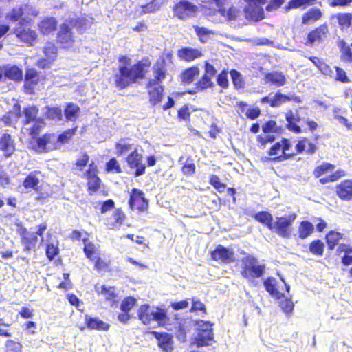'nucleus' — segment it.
<instances>
[{
    "instance_id": "1",
    "label": "nucleus",
    "mask_w": 352,
    "mask_h": 352,
    "mask_svg": "<svg viewBox=\"0 0 352 352\" xmlns=\"http://www.w3.org/2000/svg\"><path fill=\"white\" fill-rule=\"evenodd\" d=\"M118 70L114 74V82L120 89H123L130 85L143 79L149 64L146 61H138L132 65L131 59L126 56L118 58Z\"/></svg>"
},
{
    "instance_id": "2",
    "label": "nucleus",
    "mask_w": 352,
    "mask_h": 352,
    "mask_svg": "<svg viewBox=\"0 0 352 352\" xmlns=\"http://www.w3.org/2000/svg\"><path fill=\"white\" fill-rule=\"evenodd\" d=\"M154 78L149 80L147 88L150 102L155 105L162 101L164 89L161 82L165 78L166 72L162 64H157L153 67Z\"/></svg>"
},
{
    "instance_id": "3",
    "label": "nucleus",
    "mask_w": 352,
    "mask_h": 352,
    "mask_svg": "<svg viewBox=\"0 0 352 352\" xmlns=\"http://www.w3.org/2000/svg\"><path fill=\"white\" fill-rule=\"evenodd\" d=\"M138 316L144 324H149L151 321L157 322L160 326L165 325L168 320L166 311L161 308H154L148 305H142L138 309Z\"/></svg>"
},
{
    "instance_id": "4",
    "label": "nucleus",
    "mask_w": 352,
    "mask_h": 352,
    "mask_svg": "<svg viewBox=\"0 0 352 352\" xmlns=\"http://www.w3.org/2000/svg\"><path fill=\"white\" fill-rule=\"evenodd\" d=\"M232 0H206L204 1L206 7L214 9L226 21H236L241 15V10L235 7L230 6Z\"/></svg>"
},
{
    "instance_id": "5",
    "label": "nucleus",
    "mask_w": 352,
    "mask_h": 352,
    "mask_svg": "<svg viewBox=\"0 0 352 352\" xmlns=\"http://www.w3.org/2000/svg\"><path fill=\"white\" fill-rule=\"evenodd\" d=\"M242 263L243 265V270L241 272L242 276L249 280L260 278L265 273V265L263 264L259 265L258 260L251 255L243 258Z\"/></svg>"
},
{
    "instance_id": "6",
    "label": "nucleus",
    "mask_w": 352,
    "mask_h": 352,
    "mask_svg": "<svg viewBox=\"0 0 352 352\" xmlns=\"http://www.w3.org/2000/svg\"><path fill=\"white\" fill-rule=\"evenodd\" d=\"M212 324L210 322L199 320L197 322V334L195 343L198 347L210 345L214 340L212 329Z\"/></svg>"
},
{
    "instance_id": "7",
    "label": "nucleus",
    "mask_w": 352,
    "mask_h": 352,
    "mask_svg": "<svg viewBox=\"0 0 352 352\" xmlns=\"http://www.w3.org/2000/svg\"><path fill=\"white\" fill-rule=\"evenodd\" d=\"M296 219L295 214H292L286 217H276V221L273 223L272 230L279 236L283 238H289L291 234L289 230L290 226Z\"/></svg>"
},
{
    "instance_id": "8",
    "label": "nucleus",
    "mask_w": 352,
    "mask_h": 352,
    "mask_svg": "<svg viewBox=\"0 0 352 352\" xmlns=\"http://www.w3.org/2000/svg\"><path fill=\"white\" fill-rule=\"evenodd\" d=\"M307 115V109L305 107H300L294 113L289 110L285 113V119L287 122V127L289 131L296 133L301 132L300 127L296 123L305 120V116Z\"/></svg>"
},
{
    "instance_id": "9",
    "label": "nucleus",
    "mask_w": 352,
    "mask_h": 352,
    "mask_svg": "<svg viewBox=\"0 0 352 352\" xmlns=\"http://www.w3.org/2000/svg\"><path fill=\"white\" fill-rule=\"evenodd\" d=\"M197 11L198 7L187 0H181L173 8L174 14L182 20L195 16Z\"/></svg>"
},
{
    "instance_id": "10",
    "label": "nucleus",
    "mask_w": 352,
    "mask_h": 352,
    "mask_svg": "<svg viewBox=\"0 0 352 352\" xmlns=\"http://www.w3.org/2000/svg\"><path fill=\"white\" fill-rule=\"evenodd\" d=\"M60 148L58 139L55 134H46L36 140L35 149L39 153L48 152Z\"/></svg>"
},
{
    "instance_id": "11",
    "label": "nucleus",
    "mask_w": 352,
    "mask_h": 352,
    "mask_svg": "<svg viewBox=\"0 0 352 352\" xmlns=\"http://www.w3.org/2000/svg\"><path fill=\"white\" fill-rule=\"evenodd\" d=\"M129 204L131 209L140 211H144L148 207V202L144 197L143 192L136 188L132 190Z\"/></svg>"
},
{
    "instance_id": "12",
    "label": "nucleus",
    "mask_w": 352,
    "mask_h": 352,
    "mask_svg": "<svg viewBox=\"0 0 352 352\" xmlns=\"http://www.w3.org/2000/svg\"><path fill=\"white\" fill-rule=\"evenodd\" d=\"M212 258L217 261L223 263H230L234 261V254L232 250L219 245L211 253Z\"/></svg>"
},
{
    "instance_id": "13",
    "label": "nucleus",
    "mask_w": 352,
    "mask_h": 352,
    "mask_svg": "<svg viewBox=\"0 0 352 352\" xmlns=\"http://www.w3.org/2000/svg\"><path fill=\"white\" fill-rule=\"evenodd\" d=\"M57 38L63 47H72L75 42V37L72 32V29L67 24L60 25Z\"/></svg>"
},
{
    "instance_id": "14",
    "label": "nucleus",
    "mask_w": 352,
    "mask_h": 352,
    "mask_svg": "<svg viewBox=\"0 0 352 352\" xmlns=\"http://www.w3.org/2000/svg\"><path fill=\"white\" fill-rule=\"evenodd\" d=\"M126 162L131 168H136L135 175L136 177L143 175L145 172V165L142 164V156L133 151L126 158Z\"/></svg>"
},
{
    "instance_id": "15",
    "label": "nucleus",
    "mask_w": 352,
    "mask_h": 352,
    "mask_svg": "<svg viewBox=\"0 0 352 352\" xmlns=\"http://www.w3.org/2000/svg\"><path fill=\"white\" fill-rule=\"evenodd\" d=\"M245 7L244 13L245 18L254 21H258L263 19V9L258 5L248 3Z\"/></svg>"
},
{
    "instance_id": "16",
    "label": "nucleus",
    "mask_w": 352,
    "mask_h": 352,
    "mask_svg": "<svg viewBox=\"0 0 352 352\" xmlns=\"http://www.w3.org/2000/svg\"><path fill=\"white\" fill-rule=\"evenodd\" d=\"M336 195L343 201L352 200V180H344L336 187Z\"/></svg>"
},
{
    "instance_id": "17",
    "label": "nucleus",
    "mask_w": 352,
    "mask_h": 352,
    "mask_svg": "<svg viewBox=\"0 0 352 352\" xmlns=\"http://www.w3.org/2000/svg\"><path fill=\"white\" fill-rule=\"evenodd\" d=\"M152 334L158 342V346L164 352H172L173 351V338L171 335L167 333H159L153 331Z\"/></svg>"
},
{
    "instance_id": "18",
    "label": "nucleus",
    "mask_w": 352,
    "mask_h": 352,
    "mask_svg": "<svg viewBox=\"0 0 352 352\" xmlns=\"http://www.w3.org/2000/svg\"><path fill=\"white\" fill-rule=\"evenodd\" d=\"M19 25L20 26L15 29L16 36L25 43H32L36 38V32L27 27H22L21 21L19 23Z\"/></svg>"
},
{
    "instance_id": "19",
    "label": "nucleus",
    "mask_w": 352,
    "mask_h": 352,
    "mask_svg": "<svg viewBox=\"0 0 352 352\" xmlns=\"http://www.w3.org/2000/svg\"><path fill=\"white\" fill-rule=\"evenodd\" d=\"M328 32V28L326 25H322L316 29L312 30L307 36V45H313L320 42Z\"/></svg>"
},
{
    "instance_id": "20",
    "label": "nucleus",
    "mask_w": 352,
    "mask_h": 352,
    "mask_svg": "<svg viewBox=\"0 0 352 352\" xmlns=\"http://www.w3.org/2000/svg\"><path fill=\"white\" fill-rule=\"evenodd\" d=\"M97 167L94 163L89 164V169L87 171V179L88 180L89 189L92 191H96L100 185V179L96 175Z\"/></svg>"
},
{
    "instance_id": "21",
    "label": "nucleus",
    "mask_w": 352,
    "mask_h": 352,
    "mask_svg": "<svg viewBox=\"0 0 352 352\" xmlns=\"http://www.w3.org/2000/svg\"><path fill=\"white\" fill-rule=\"evenodd\" d=\"M177 56L183 60L190 62L202 56L201 52L195 48L184 47L177 52Z\"/></svg>"
},
{
    "instance_id": "22",
    "label": "nucleus",
    "mask_w": 352,
    "mask_h": 352,
    "mask_svg": "<svg viewBox=\"0 0 352 352\" xmlns=\"http://www.w3.org/2000/svg\"><path fill=\"white\" fill-rule=\"evenodd\" d=\"M0 149L4 152L6 157L10 156L15 150L14 140L11 135L4 133L0 139Z\"/></svg>"
},
{
    "instance_id": "23",
    "label": "nucleus",
    "mask_w": 352,
    "mask_h": 352,
    "mask_svg": "<svg viewBox=\"0 0 352 352\" xmlns=\"http://www.w3.org/2000/svg\"><path fill=\"white\" fill-rule=\"evenodd\" d=\"M291 100H293L297 103L301 102V100L299 96H296L294 95L290 96L278 92L272 97V99L270 100V105L272 107H276Z\"/></svg>"
},
{
    "instance_id": "24",
    "label": "nucleus",
    "mask_w": 352,
    "mask_h": 352,
    "mask_svg": "<svg viewBox=\"0 0 352 352\" xmlns=\"http://www.w3.org/2000/svg\"><path fill=\"white\" fill-rule=\"evenodd\" d=\"M265 80L266 82H270L277 87L283 86L286 82L285 75L282 72L277 71L266 74Z\"/></svg>"
},
{
    "instance_id": "25",
    "label": "nucleus",
    "mask_w": 352,
    "mask_h": 352,
    "mask_svg": "<svg viewBox=\"0 0 352 352\" xmlns=\"http://www.w3.org/2000/svg\"><path fill=\"white\" fill-rule=\"evenodd\" d=\"M38 241V236L34 232H28L25 230L22 233V243L25 250H30L35 248Z\"/></svg>"
},
{
    "instance_id": "26",
    "label": "nucleus",
    "mask_w": 352,
    "mask_h": 352,
    "mask_svg": "<svg viewBox=\"0 0 352 352\" xmlns=\"http://www.w3.org/2000/svg\"><path fill=\"white\" fill-rule=\"evenodd\" d=\"M96 290L98 294L104 296L107 301H109L111 304L117 300V295L116 294V289L114 287L102 285L100 287L96 285Z\"/></svg>"
},
{
    "instance_id": "27",
    "label": "nucleus",
    "mask_w": 352,
    "mask_h": 352,
    "mask_svg": "<svg viewBox=\"0 0 352 352\" xmlns=\"http://www.w3.org/2000/svg\"><path fill=\"white\" fill-rule=\"evenodd\" d=\"M322 16L321 10L316 8H313L307 10L302 16V23L305 25L318 21Z\"/></svg>"
},
{
    "instance_id": "28",
    "label": "nucleus",
    "mask_w": 352,
    "mask_h": 352,
    "mask_svg": "<svg viewBox=\"0 0 352 352\" xmlns=\"http://www.w3.org/2000/svg\"><path fill=\"white\" fill-rule=\"evenodd\" d=\"M125 215L120 209H116L112 217L107 220V226L111 229L118 228L123 223Z\"/></svg>"
},
{
    "instance_id": "29",
    "label": "nucleus",
    "mask_w": 352,
    "mask_h": 352,
    "mask_svg": "<svg viewBox=\"0 0 352 352\" xmlns=\"http://www.w3.org/2000/svg\"><path fill=\"white\" fill-rule=\"evenodd\" d=\"M57 22L53 17L46 18L43 19L38 25L40 31L44 34H47L55 30Z\"/></svg>"
},
{
    "instance_id": "30",
    "label": "nucleus",
    "mask_w": 352,
    "mask_h": 352,
    "mask_svg": "<svg viewBox=\"0 0 352 352\" xmlns=\"http://www.w3.org/2000/svg\"><path fill=\"white\" fill-rule=\"evenodd\" d=\"M85 322L87 327L90 329L106 331L109 328V324L105 323L102 320L98 318L86 317Z\"/></svg>"
},
{
    "instance_id": "31",
    "label": "nucleus",
    "mask_w": 352,
    "mask_h": 352,
    "mask_svg": "<svg viewBox=\"0 0 352 352\" xmlns=\"http://www.w3.org/2000/svg\"><path fill=\"white\" fill-rule=\"evenodd\" d=\"M79 112L80 108L77 104L69 103L64 110V115L67 120L75 121L79 116Z\"/></svg>"
},
{
    "instance_id": "32",
    "label": "nucleus",
    "mask_w": 352,
    "mask_h": 352,
    "mask_svg": "<svg viewBox=\"0 0 352 352\" xmlns=\"http://www.w3.org/2000/svg\"><path fill=\"white\" fill-rule=\"evenodd\" d=\"M264 286L266 290L277 299L282 298L283 294L276 289V280L274 278H268L264 281Z\"/></svg>"
},
{
    "instance_id": "33",
    "label": "nucleus",
    "mask_w": 352,
    "mask_h": 352,
    "mask_svg": "<svg viewBox=\"0 0 352 352\" xmlns=\"http://www.w3.org/2000/svg\"><path fill=\"white\" fill-rule=\"evenodd\" d=\"M199 74V69L197 67H191L184 71L181 75V80L184 83L192 82L195 76Z\"/></svg>"
},
{
    "instance_id": "34",
    "label": "nucleus",
    "mask_w": 352,
    "mask_h": 352,
    "mask_svg": "<svg viewBox=\"0 0 352 352\" xmlns=\"http://www.w3.org/2000/svg\"><path fill=\"white\" fill-rule=\"evenodd\" d=\"M314 232V226L307 221H303L300 223L298 228L299 237L305 239L310 236Z\"/></svg>"
},
{
    "instance_id": "35",
    "label": "nucleus",
    "mask_w": 352,
    "mask_h": 352,
    "mask_svg": "<svg viewBox=\"0 0 352 352\" xmlns=\"http://www.w3.org/2000/svg\"><path fill=\"white\" fill-rule=\"evenodd\" d=\"M254 218L258 222L265 225L270 230H272L273 217L267 212H260L255 214Z\"/></svg>"
},
{
    "instance_id": "36",
    "label": "nucleus",
    "mask_w": 352,
    "mask_h": 352,
    "mask_svg": "<svg viewBox=\"0 0 352 352\" xmlns=\"http://www.w3.org/2000/svg\"><path fill=\"white\" fill-rule=\"evenodd\" d=\"M4 74L6 77L15 81L21 80L23 76L22 70L16 66H12L6 69Z\"/></svg>"
},
{
    "instance_id": "37",
    "label": "nucleus",
    "mask_w": 352,
    "mask_h": 352,
    "mask_svg": "<svg viewBox=\"0 0 352 352\" xmlns=\"http://www.w3.org/2000/svg\"><path fill=\"white\" fill-rule=\"evenodd\" d=\"M333 18L338 21L342 28H349L351 25L352 14L351 13H338Z\"/></svg>"
},
{
    "instance_id": "38",
    "label": "nucleus",
    "mask_w": 352,
    "mask_h": 352,
    "mask_svg": "<svg viewBox=\"0 0 352 352\" xmlns=\"http://www.w3.org/2000/svg\"><path fill=\"white\" fill-rule=\"evenodd\" d=\"M39 184V179L36 177V172H32L29 174V175L25 179L23 186L26 189H32L36 190V187Z\"/></svg>"
},
{
    "instance_id": "39",
    "label": "nucleus",
    "mask_w": 352,
    "mask_h": 352,
    "mask_svg": "<svg viewBox=\"0 0 352 352\" xmlns=\"http://www.w3.org/2000/svg\"><path fill=\"white\" fill-rule=\"evenodd\" d=\"M57 47H56L54 43L52 42H47L45 45L43 47V52L47 60L50 62L54 60L56 54L57 53Z\"/></svg>"
},
{
    "instance_id": "40",
    "label": "nucleus",
    "mask_w": 352,
    "mask_h": 352,
    "mask_svg": "<svg viewBox=\"0 0 352 352\" xmlns=\"http://www.w3.org/2000/svg\"><path fill=\"white\" fill-rule=\"evenodd\" d=\"M341 238L342 234L340 233L334 231L329 232L326 236L329 248L333 249Z\"/></svg>"
},
{
    "instance_id": "41",
    "label": "nucleus",
    "mask_w": 352,
    "mask_h": 352,
    "mask_svg": "<svg viewBox=\"0 0 352 352\" xmlns=\"http://www.w3.org/2000/svg\"><path fill=\"white\" fill-rule=\"evenodd\" d=\"M317 0H291L288 6L286 7L287 10L298 8L303 6H311L316 3Z\"/></svg>"
},
{
    "instance_id": "42",
    "label": "nucleus",
    "mask_w": 352,
    "mask_h": 352,
    "mask_svg": "<svg viewBox=\"0 0 352 352\" xmlns=\"http://www.w3.org/2000/svg\"><path fill=\"white\" fill-rule=\"evenodd\" d=\"M340 46L341 48L342 60L345 62L351 63L352 62V52H351L350 47L348 46H346V43L343 41H341L340 42Z\"/></svg>"
},
{
    "instance_id": "43",
    "label": "nucleus",
    "mask_w": 352,
    "mask_h": 352,
    "mask_svg": "<svg viewBox=\"0 0 352 352\" xmlns=\"http://www.w3.org/2000/svg\"><path fill=\"white\" fill-rule=\"evenodd\" d=\"M333 168V165L329 163H324L315 168L314 175L316 177L318 178L324 173L331 171Z\"/></svg>"
},
{
    "instance_id": "44",
    "label": "nucleus",
    "mask_w": 352,
    "mask_h": 352,
    "mask_svg": "<svg viewBox=\"0 0 352 352\" xmlns=\"http://www.w3.org/2000/svg\"><path fill=\"white\" fill-rule=\"evenodd\" d=\"M324 247V243L321 241L316 240L311 242L309 245V250L315 255L322 256L323 254Z\"/></svg>"
},
{
    "instance_id": "45",
    "label": "nucleus",
    "mask_w": 352,
    "mask_h": 352,
    "mask_svg": "<svg viewBox=\"0 0 352 352\" xmlns=\"http://www.w3.org/2000/svg\"><path fill=\"white\" fill-rule=\"evenodd\" d=\"M38 113V109L35 107H29L24 109L23 113L25 117L24 124H29L31 121H34Z\"/></svg>"
},
{
    "instance_id": "46",
    "label": "nucleus",
    "mask_w": 352,
    "mask_h": 352,
    "mask_svg": "<svg viewBox=\"0 0 352 352\" xmlns=\"http://www.w3.org/2000/svg\"><path fill=\"white\" fill-rule=\"evenodd\" d=\"M131 148L132 145L126 142V140L122 139L116 144V151L118 155H121Z\"/></svg>"
},
{
    "instance_id": "47",
    "label": "nucleus",
    "mask_w": 352,
    "mask_h": 352,
    "mask_svg": "<svg viewBox=\"0 0 352 352\" xmlns=\"http://www.w3.org/2000/svg\"><path fill=\"white\" fill-rule=\"evenodd\" d=\"M46 116L52 120H62V110L60 107H47V110L46 111Z\"/></svg>"
},
{
    "instance_id": "48",
    "label": "nucleus",
    "mask_w": 352,
    "mask_h": 352,
    "mask_svg": "<svg viewBox=\"0 0 352 352\" xmlns=\"http://www.w3.org/2000/svg\"><path fill=\"white\" fill-rule=\"evenodd\" d=\"M38 80L37 72L34 69L27 70L25 74V86H31L36 84Z\"/></svg>"
},
{
    "instance_id": "49",
    "label": "nucleus",
    "mask_w": 352,
    "mask_h": 352,
    "mask_svg": "<svg viewBox=\"0 0 352 352\" xmlns=\"http://www.w3.org/2000/svg\"><path fill=\"white\" fill-rule=\"evenodd\" d=\"M76 129H69L66 130L65 132H63L62 134L57 135V138L58 139V143L60 144V146L67 143L68 140L74 135L76 133Z\"/></svg>"
},
{
    "instance_id": "50",
    "label": "nucleus",
    "mask_w": 352,
    "mask_h": 352,
    "mask_svg": "<svg viewBox=\"0 0 352 352\" xmlns=\"http://www.w3.org/2000/svg\"><path fill=\"white\" fill-rule=\"evenodd\" d=\"M84 252L87 258L94 261L97 258L98 253L96 252V248L92 243H87L85 245Z\"/></svg>"
},
{
    "instance_id": "51",
    "label": "nucleus",
    "mask_w": 352,
    "mask_h": 352,
    "mask_svg": "<svg viewBox=\"0 0 352 352\" xmlns=\"http://www.w3.org/2000/svg\"><path fill=\"white\" fill-rule=\"evenodd\" d=\"M136 300L133 297L126 298L121 303L120 309L123 312H129L135 305Z\"/></svg>"
},
{
    "instance_id": "52",
    "label": "nucleus",
    "mask_w": 352,
    "mask_h": 352,
    "mask_svg": "<svg viewBox=\"0 0 352 352\" xmlns=\"http://www.w3.org/2000/svg\"><path fill=\"white\" fill-rule=\"evenodd\" d=\"M196 85L197 88L200 90L210 87L212 85L211 78L204 74L202 78L197 82Z\"/></svg>"
},
{
    "instance_id": "53",
    "label": "nucleus",
    "mask_w": 352,
    "mask_h": 352,
    "mask_svg": "<svg viewBox=\"0 0 352 352\" xmlns=\"http://www.w3.org/2000/svg\"><path fill=\"white\" fill-rule=\"evenodd\" d=\"M335 69L336 72L335 79L336 80L340 81L343 83H348L350 82L349 78L343 69L336 66L335 67Z\"/></svg>"
},
{
    "instance_id": "54",
    "label": "nucleus",
    "mask_w": 352,
    "mask_h": 352,
    "mask_svg": "<svg viewBox=\"0 0 352 352\" xmlns=\"http://www.w3.org/2000/svg\"><path fill=\"white\" fill-rule=\"evenodd\" d=\"M58 253V248L53 243L48 244L46 248V255L50 260H52Z\"/></svg>"
},
{
    "instance_id": "55",
    "label": "nucleus",
    "mask_w": 352,
    "mask_h": 352,
    "mask_svg": "<svg viewBox=\"0 0 352 352\" xmlns=\"http://www.w3.org/2000/svg\"><path fill=\"white\" fill-rule=\"evenodd\" d=\"M210 183L219 192H222L226 188V185L220 182L217 175L210 177Z\"/></svg>"
},
{
    "instance_id": "56",
    "label": "nucleus",
    "mask_w": 352,
    "mask_h": 352,
    "mask_svg": "<svg viewBox=\"0 0 352 352\" xmlns=\"http://www.w3.org/2000/svg\"><path fill=\"white\" fill-rule=\"evenodd\" d=\"M281 145H282L281 151L283 153V155H280V156L275 158L274 160H278L279 161H281L283 159V160L287 159L288 157H289L291 156V155H287L286 153V151L287 150H289L290 148V144L288 142V140H285V139L283 140Z\"/></svg>"
},
{
    "instance_id": "57",
    "label": "nucleus",
    "mask_w": 352,
    "mask_h": 352,
    "mask_svg": "<svg viewBox=\"0 0 352 352\" xmlns=\"http://www.w3.org/2000/svg\"><path fill=\"white\" fill-rule=\"evenodd\" d=\"M182 173L186 176H190L195 173V164L187 160L182 167Z\"/></svg>"
},
{
    "instance_id": "58",
    "label": "nucleus",
    "mask_w": 352,
    "mask_h": 352,
    "mask_svg": "<svg viewBox=\"0 0 352 352\" xmlns=\"http://www.w3.org/2000/svg\"><path fill=\"white\" fill-rule=\"evenodd\" d=\"M197 311H202L204 314L206 313L204 304L197 298H192L190 311L194 312Z\"/></svg>"
},
{
    "instance_id": "59",
    "label": "nucleus",
    "mask_w": 352,
    "mask_h": 352,
    "mask_svg": "<svg viewBox=\"0 0 352 352\" xmlns=\"http://www.w3.org/2000/svg\"><path fill=\"white\" fill-rule=\"evenodd\" d=\"M107 170L109 172L113 170H115L116 173L121 172V168L118 165V161L115 158H112L107 164Z\"/></svg>"
},
{
    "instance_id": "60",
    "label": "nucleus",
    "mask_w": 352,
    "mask_h": 352,
    "mask_svg": "<svg viewBox=\"0 0 352 352\" xmlns=\"http://www.w3.org/2000/svg\"><path fill=\"white\" fill-rule=\"evenodd\" d=\"M280 307L283 311L286 314H291L294 309L293 302L289 299H285L281 302Z\"/></svg>"
},
{
    "instance_id": "61",
    "label": "nucleus",
    "mask_w": 352,
    "mask_h": 352,
    "mask_svg": "<svg viewBox=\"0 0 352 352\" xmlns=\"http://www.w3.org/2000/svg\"><path fill=\"white\" fill-rule=\"evenodd\" d=\"M230 75H231L234 85L236 87H241L242 85V80H241V74L236 70H232L230 72Z\"/></svg>"
},
{
    "instance_id": "62",
    "label": "nucleus",
    "mask_w": 352,
    "mask_h": 352,
    "mask_svg": "<svg viewBox=\"0 0 352 352\" xmlns=\"http://www.w3.org/2000/svg\"><path fill=\"white\" fill-rule=\"evenodd\" d=\"M160 7L159 2L157 0H154L150 3L147 4L144 7H143L144 12H153L157 10H158Z\"/></svg>"
},
{
    "instance_id": "63",
    "label": "nucleus",
    "mask_w": 352,
    "mask_h": 352,
    "mask_svg": "<svg viewBox=\"0 0 352 352\" xmlns=\"http://www.w3.org/2000/svg\"><path fill=\"white\" fill-rule=\"evenodd\" d=\"M6 346L9 350L16 352H21L22 349V346L19 342H16L11 340L6 342Z\"/></svg>"
},
{
    "instance_id": "64",
    "label": "nucleus",
    "mask_w": 352,
    "mask_h": 352,
    "mask_svg": "<svg viewBox=\"0 0 352 352\" xmlns=\"http://www.w3.org/2000/svg\"><path fill=\"white\" fill-rule=\"evenodd\" d=\"M23 10L21 8H16L12 10L8 17L12 21H18L19 18L23 15Z\"/></svg>"
}]
</instances>
